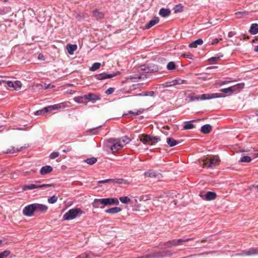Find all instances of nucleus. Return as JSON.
<instances>
[{"label":"nucleus","instance_id":"41","mask_svg":"<svg viewBox=\"0 0 258 258\" xmlns=\"http://www.w3.org/2000/svg\"><path fill=\"white\" fill-rule=\"evenodd\" d=\"M221 92L224 93V94H228V95H231L232 93V90L231 88V87L226 88H223L221 89L220 90Z\"/></svg>","mask_w":258,"mask_h":258},{"label":"nucleus","instance_id":"31","mask_svg":"<svg viewBox=\"0 0 258 258\" xmlns=\"http://www.w3.org/2000/svg\"><path fill=\"white\" fill-rule=\"evenodd\" d=\"M195 120H191L189 121L184 122V125L183 126V129L185 130H190L195 127V125L192 123V122Z\"/></svg>","mask_w":258,"mask_h":258},{"label":"nucleus","instance_id":"4","mask_svg":"<svg viewBox=\"0 0 258 258\" xmlns=\"http://www.w3.org/2000/svg\"><path fill=\"white\" fill-rule=\"evenodd\" d=\"M139 68L141 71L146 73L156 72L159 70L157 66L155 64H143L140 66Z\"/></svg>","mask_w":258,"mask_h":258},{"label":"nucleus","instance_id":"64","mask_svg":"<svg viewBox=\"0 0 258 258\" xmlns=\"http://www.w3.org/2000/svg\"><path fill=\"white\" fill-rule=\"evenodd\" d=\"M252 188H255V189L257 191H258V185H252L249 187L250 189H252Z\"/></svg>","mask_w":258,"mask_h":258},{"label":"nucleus","instance_id":"44","mask_svg":"<svg viewBox=\"0 0 258 258\" xmlns=\"http://www.w3.org/2000/svg\"><path fill=\"white\" fill-rule=\"evenodd\" d=\"M251 160V158L248 156H243L241 157L239 161L240 162H249Z\"/></svg>","mask_w":258,"mask_h":258},{"label":"nucleus","instance_id":"9","mask_svg":"<svg viewBox=\"0 0 258 258\" xmlns=\"http://www.w3.org/2000/svg\"><path fill=\"white\" fill-rule=\"evenodd\" d=\"M236 255H258V247L252 248L247 250H244L242 253H238Z\"/></svg>","mask_w":258,"mask_h":258},{"label":"nucleus","instance_id":"29","mask_svg":"<svg viewBox=\"0 0 258 258\" xmlns=\"http://www.w3.org/2000/svg\"><path fill=\"white\" fill-rule=\"evenodd\" d=\"M185 82V80H181L180 79H175L170 82V85H168L167 86L183 84Z\"/></svg>","mask_w":258,"mask_h":258},{"label":"nucleus","instance_id":"53","mask_svg":"<svg viewBox=\"0 0 258 258\" xmlns=\"http://www.w3.org/2000/svg\"><path fill=\"white\" fill-rule=\"evenodd\" d=\"M92 254L83 253L76 258H91Z\"/></svg>","mask_w":258,"mask_h":258},{"label":"nucleus","instance_id":"24","mask_svg":"<svg viewBox=\"0 0 258 258\" xmlns=\"http://www.w3.org/2000/svg\"><path fill=\"white\" fill-rule=\"evenodd\" d=\"M93 15L97 19H103L104 16V14L102 12L97 9H95L93 11Z\"/></svg>","mask_w":258,"mask_h":258},{"label":"nucleus","instance_id":"20","mask_svg":"<svg viewBox=\"0 0 258 258\" xmlns=\"http://www.w3.org/2000/svg\"><path fill=\"white\" fill-rule=\"evenodd\" d=\"M140 140L144 144H146L148 142H151V136L149 135L143 134L140 136Z\"/></svg>","mask_w":258,"mask_h":258},{"label":"nucleus","instance_id":"21","mask_svg":"<svg viewBox=\"0 0 258 258\" xmlns=\"http://www.w3.org/2000/svg\"><path fill=\"white\" fill-rule=\"evenodd\" d=\"M64 104H65L64 103H60L54 104L53 105L48 106L47 107V108L48 110V112L51 111L53 110H56L57 109H58V108H60L61 107H63L65 106Z\"/></svg>","mask_w":258,"mask_h":258},{"label":"nucleus","instance_id":"22","mask_svg":"<svg viewBox=\"0 0 258 258\" xmlns=\"http://www.w3.org/2000/svg\"><path fill=\"white\" fill-rule=\"evenodd\" d=\"M121 211V209L119 207H115L108 209L105 211L106 213L108 214H116L120 212Z\"/></svg>","mask_w":258,"mask_h":258},{"label":"nucleus","instance_id":"10","mask_svg":"<svg viewBox=\"0 0 258 258\" xmlns=\"http://www.w3.org/2000/svg\"><path fill=\"white\" fill-rule=\"evenodd\" d=\"M92 206L94 208L103 209L105 206V202L104 198L103 199H95L92 203Z\"/></svg>","mask_w":258,"mask_h":258},{"label":"nucleus","instance_id":"57","mask_svg":"<svg viewBox=\"0 0 258 258\" xmlns=\"http://www.w3.org/2000/svg\"><path fill=\"white\" fill-rule=\"evenodd\" d=\"M160 141V138L158 137H153L151 136V142H158Z\"/></svg>","mask_w":258,"mask_h":258},{"label":"nucleus","instance_id":"59","mask_svg":"<svg viewBox=\"0 0 258 258\" xmlns=\"http://www.w3.org/2000/svg\"><path fill=\"white\" fill-rule=\"evenodd\" d=\"M221 40V38H215L211 42V45H216Z\"/></svg>","mask_w":258,"mask_h":258},{"label":"nucleus","instance_id":"60","mask_svg":"<svg viewBox=\"0 0 258 258\" xmlns=\"http://www.w3.org/2000/svg\"><path fill=\"white\" fill-rule=\"evenodd\" d=\"M182 11V9L181 7L176 6L175 8L174 9V12L175 13H178L181 12Z\"/></svg>","mask_w":258,"mask_h":258},{"label":"nucleus","instance_id":"58","mask_svg":"<svg viewBox=\"0 0 258 258\" xmlns=\"http://www.w3.org/2000/svg\"><path fill=\"white\" fill-rule=\"evenodd\" d=\"M114 89L112 88H109V89H108L106 91H105V93L107 94V95H110L112 93H113V92H114Z\"/></svg>","mask_w":258,"mask_h":258},{"label":"nucleus","instance_id":"13","mask_svg":"<svg viewBox=\"0 0 258 258\" xmlns=\"http://www.w3.org/2000/svg\"><path fill=\"white\" fill-rule=\"evenodd\" d=\"M84 97L85 98V99L93 103L95 102L96 101L100 100L101 99L99 95L93 93L86 94L84 95Z\"/></svg>","mask_w":258,"mask_h":258},{"label":"nucleus","instance_id":"1","mask_svg":"<svg viewBox=\"0 0 258 258\" xmlns=\"http://www.w3.org/2000/svg\"><path fill=\"white\" fill-rule=\"evenodd\" d=\"M84 213V212L79 208L71 209L63 215V219L64 220H73Z\"/></svg>","mask_w":258,"mask_h":258},{"label":"nucleus","instance_id":"63","mask_svg":"<svg viewBox=\"0 0 258 258\" xmlns=\"http://www.w3.org/2000/svg\"><path fill=\"white\" fill-rule=\"evenodd\" d=\"M6 13L5 9L3 8H0V15H4Z\"/></svg>","mask_w":258,"mask_h":258},{"label":"nucleus","instance_id":"47","mask_svg":"<svg viewBox=\"0 0 258 258\" xmlns=\"http://www.w3.org/2000/svg\"><path fill=\"white\" fill-rule=\"evenodd\" d=\"M9 250H6L0 253V258H6L10 254Z\"/></svg>","mask_w":258,"mask_h":258},{"label":"nucleus","instance_id":"14","mask_svg":"<svg viewBox=\"0 0 258 258\" xmlns=\"http://www.w3.org/2000/svg\"><path fill=\"white\" fill-rule=\"evenodd\" d=\"M7 85L9 87L13 88L15 90H20L22 87V83L19 81H16L14 82L8 81H7Z\"/></svg>","mask_w":258,"mask_h":258},{"label":"nucleus","instance_id":"7","mask_svg":"<svg viewBox=\"0 0 258 258\" xmlns=\"http://www.w3.org/2000/svg\"><path fill=\"white\" fill-rule=\"evenodd\" d=\"M34 205L35 212L36 214L44 213L48 210V207L46 205L38 203H34Z\"/></svg>","mask_w":258,"mask_h":258},{"label":"nucleus","instance_id":"49","mask_svg":"<svg viewBox=\"0 0 258 258\" xmlns=\"http://www.w3.org/2000/svg\"><path fill=\"white\" fill-rule=\"evenodd\" d=\"M210 94H204L201 95H200V100H205L207 99H210Z\"/></svg>","mask_w":258,"mask_h":258},{"label":"nucleus","instance_id":"36","mask_svg":"<svg viewBox=\"0 0 258 258\" xmlns=\"http://www.w3.org/2000/svg\"><path fill=\"white\" fill-rule=\"evenodd\" d=\"M48 110L47 107H44L43 109L37 110L35 112V114L36 115H43L45 113L48 112Z\"/></svg>","mask_w":258,"mask_h":258},{"label":"nucleus","instance_id":"42","mask_svg":"<svg viewBox=\"0 0 258 258\" xmlns=\"http://www.w3.org/2000/svg\"><path fill=\"white\" fill-rule=\"evenodd\" d=\"M119 199L121 203L126 204H128L131 201V199L127 197H120Z\"/></svg>","mask_w":258,"mask_h":258},{"label":"nucleus","instance_id":"43","mask_svg":"<svg viewBox=\"0 0 258 258\" xmlns=\"http://www.w3.org/2000/svg\"><path fill=\"white\" fill-rule=\"evenodd\" d=\"M167 69L168 70L171 71L176 69V66L173 61H170L167 65Z\"/></svg>","mask_w":258,"mask_h":258},{"label":"nucleus","instance_id":"46","mask_svg":"<svg viewBox=\"0 0 258 258\" xmlns=\"http://www.w3.org/2000/svg\"><path fill=\"white\" fill-rule=\"evenodd\" d=\"M58 199V197L56 196H53L48 199V202L49 204H54L55 203Z\"/></svg>","mask_w":258,"mask_h":258},{"label":"nucleus","instance_id":"45","mask_svg":"<svg viewBox=\"0 0 258 258\" xmlns=\"http://www.w3.org/2000/svg\"><path fill=\"white\" fill-rule=\"evenodd\" d=\"M223 54H221L219 56H214L210 58L208 60L211 63H214V62H216L220 59L221 57H223Z\"/></svg>","mask_w":258,"mask_h":258},{"label":"nucleus","instance_id":"23","mask_svg":"<svg viewBox=\"0 0 258 258\" xmlns=\"http://www.w3.org/2000/svg\"><path fill=\"white\" fill-rule=\"evenodd\" d=\"M212 130L211 126L209 124L203 125L201 128V132L205 134L209 133Z\"/></svg>","mask_w":258,"mask_h":258},{"label":"nucleus","instance_id":"11","mask_svg":"<svg viewBox=\"0 0 258 258\" xmlns=\"http://www.w3.org/2000/svg\"><path fill=\"white\" fill-rule=\"evenodd\" d=\"M113 144L110 147L112 153H114L121 149L123 147V145L119 142L118 141L111 143Z\"/></svg>","mask_w":258,"mask_h":258},{"label":"nucleus","instance_id":"3","mask_svg":"<svg viewBox=\"0 0 258 258\" xmlns=\"http://www.w3.org/2000/svg\"><path fill=\"white\" fill-rule=\"evenodd\" d=\"M38 182H36L35 184H31L29 185H24L22 186V188L23 190H32L35 188H47L53 186V184H39L38 183Z\"/></svg>","mask_w":258,"mask_h":258},{"label":"nucleus","instance_id":"19","mask_svg":"<svg viewBox=\"0 0 258 258\" xmlns=\"http://www.w3.org/2000/svg\"><path fill=\"white\" fill-rule=\"evenodd\" d=\"M52 170V168L49 165L43 166L40 171V173L41 175H45L50 173Z\"/></svg>","mask_w":258,"mask_h":258},{"label":"nucleus","instance_id":"16","mask_svg":"<svg viewBox=\"0 0 258 258\" xmlns=\"http://www.w3.org/2000/svg\"><path fill=\"white\" fill-rule=\"evenodd\" d=\"M245 84L244 83H238L235 85L231 86L232 93H237L241 91L244 87Z\"/></svg>","mask_w":258,"mask_h":258},{"label":"nucleus","instance_id":"28","mask_svg":"<svg viewBox=\"0 0 258 258\" xmlns=\"http://www.w3.org/2000/svg\"><path fill=\"white\" fill-rule=\"evenodd\" d=\"M249 31L252 35L257 34L258 33V24L256 23L252 24Z\"/></svg>","mask_w":258,"mask_h":258},{"label":"nucleus","instance_id":"39","mask_svg":"<svg viewBox=\"0 0 258 258\" xmlns=\"http://www.w3.org/2000/svg\"><path fill=\"white\" fill-rule=\"evenodd\" d=\"M154 92L153 91H150L149 92H143L142 93L137 94L136 96H154Z\"/></svg>","mask_w":258,"mask_h":258},{"label":"nucleus","instance_id":"61","mask_svg":"<svg viewBox=\"0 0 258 258\" xmlns=\"http://www.w3.org/2000/svg\"><path fill=\"white\" fill-rule=\"evenodd\" d=\"M236 34V33L234 31H230L228 33V36L229 37H232Z\"/></svg>","mask_w":258,"mask_h":258},{"label":"nucleus","instance_id":"32","mask_svg":"<svg viewBox=\"0 0 258 258\" xmlns=\"http://www.w3.org/2000/svg\"><path fill=\"white\" fill-rule=\"evenodd\" d=\"M167 143L170 147H174L177 145L178 142L172 138H167Z\"/></svg>","mask_w":258,"mask_h":258},{"label":"nucleus","instance_id":"5","mask_svg":"<svg viewBox=\"0 0 258 258\" xmlns=\"http://www.w3.org/2000/svg\"><path fill=\"white\" fill-rule=\"evenodd\" d=\"M35 212L34 204L26 206L23 210V214L28 217L33 216Z\"/></svg>","mask_w":258,"mask_h":258},{"label":"nucleus","instance_id":"17","mask_svg":"<svg viewBox=\"0 0 258 258\" xmlns=\"http://www.w3.org/2000/svg\"><path fill=\"white\" fill-rule=\"evenodd\" d=\"M144 111V109L140 108L138 110H137V111H129L127 113H124L123 114V116H128V117H132L133 116H136L138 115L141 113H142Z\"/></svg>","mask_w":258,"mask_h":258},{"label":"nucleus","instance_id":"51","mask_svg":"<svg viewBox=\"0 0 258 258\" xmlns=\"http://www.w3.org/2000/svg\"><path fill=\"white\" fill-rule=\"evenodd\" d=\"M114 181H112V182H116L119 184H126L127 182L126 180H124L122 179H114Z\"/></svg>","mask_w":258,"mask_h":258},{"label":"nucleus","instance_id":"33","mask_svg":"<svg viewBox=\"0 0 258 258\" xmlns=\"http://www.w3.org/2000/svg\"><path fill=\"white\" fill-rule=\"evenodd\" d=\"M144 175L146 177L154 178H156V177L159 175V174H156L155 172L152 170H149L148 171L145 172L144 173Z\"/></svg>","mask_w":258,"mask_h":258},{"label":"nucleus","instance_id":"35","mask_svg":"<svg viewBox=\"0 0 258 258\" xmlns=\"http://www.w3.org/2000/svg\"><path fill=\"white\" fill-rule=\"evenodd\" d=\"M164 245L167 247H171L173 246H177L176 240H169V241L165 242L164 243Z\"/></svg>","mask_w":258,"mask_h":258},{"label":"nucleus","instance_id":"50","mask_svg":"<svg viewBox=\"0 0 258 258\" xmlns=\"http://www.w3.org/2000/svg\"><path fill=\"white\" fill-rule=\"evenodd\" d=\"M191 101L200 100V95H191L189 97Z\"/></svg>","mask_w":258,"mask_h":258},{"label":"nucleus","instance_id":"25","mask_svg":"<svg viewBox=\"0 0 258 258\" xmlns=\"http://www.w3.org/2000/svg\"><path fill=\"white\" fill-rule=\"evenodd\" d=\"M77 48V46L76 44H68L67 46V49L68 52L71 55H72L74 54V51L76 50Z\"/></svg>","mask_w":258,"mask_h":258},{"label":"nucleus","instance_id":"52","mask_svg":"<svg viewBox=\"0 0 258 258\" xmlns=\"http://www.w3.org/2000/svg\"><path fill=\"white\" fill-rule=\"evenodd\" d=\"M190 239H191L190 238L179 239L178 240H176V245H180L181 243V242L188 241Z\"/></svg>","mask_w":258,"mask_h":258},{"label":"nucleus","instance_id":"54","mask_svg":"<svg viewBox=\"0 0 258 258\" xmlns=\"http://www.w3.org/2000/svg\"><path fill=\"white\" fill-rule=\"evenodd\" d=\"M59 153L58 152H52L50 155V158L51 159H53L56 158L59 156Z\"/></svg>","mask_w":258,"mask_h":258},{"label":"nucleus","instance_id":"2","mask_svg":"<svg viewBox=\"0 0 258 258\" xmlns=\"http://www.w3.org/2000/svg\"><path fill=\"white\" fill-rule=\"evenodd\" d=\"M219 161V157L217 156H208L202 159L203 165L208 168L216 166Z\"/></svg>","mask_w":258,"mask_h":258},{"label":"nucleus","instance_id":"27","mask_svg":"<svg viewBox=\"0 0 258 258\" xmlns=\"http://www.w3.org/2000/svg\"><path fill=\"white\" fill-rule=\"evenodd\" d=\"M203 43V41L202 39H198L196 41L189 44V47L190 48H196L198 45H201Z\"/></svg>","mask_w":258,"mask_h":258},{"label":"nucleus","instance_id":"55","mask_svg":"<svg viewBox=\"0 0 258 258\" xmlns=\"http://www.w3.org/2000/svg\"><path fill=\"white\" fill-rule=\"evenodd\" d=\"M232 82H234V81L231 80L230 79H228V80H227L221 81L220 82V84L221 85H224L227 84L228 83H231Z\"/></svg>","mask_w":258,"mask_h":258},{"label":"nucleus","instance_id":"18","mask_svg":"<svg viewBox=\"0 0 258 258\" xmlns=\"http://www.w3.org/2000/svg\"><path fill=\"white\" fill-rule=\"evenodd\" d=\"M159 22V19L158 17H154L152 20L150 21L146 25L145 28L147 29H150L155 25L158 23Z\"/></svg>","mask_w":258,"mask_h":258},{"label":"nucleus","instance_id":"8","mask_svg":"<svg viewBox=\"0 0 258 258\" xmlns=\"http://www.w3.org/2000/svg\"><path fill=\"white\" fill-rule=\"evenodd\" d=\"M118 141L119 143L123 144V146L128 144L131 142V139L127 136H125L119 139L110 138L108 140V143H112L115 141Z\"/></svg>","mask_w":258,"mask_h":258},{"label":"nucleus","instance_id":"48","mask_svg":"<svg viewBox=\"0 0 258 258\" xmlns=\"http://www.w3.org/2000/svg\"><path fill=\"white\" fill-rule=\"evenodd\" d=\"M247 13L244 12H238L235 13V15L238 18H241L246 16Z\"/></svg>","mask_w":258,"mask_h":258},{"label":"nucleus","instance_id":"15","mask_svg":"<svg viewBox=\"0 0 258 258\" xmlns=\"http://www.w3.org/2000/svg\"><path fill=\"white\" fill-rule=\"evenodd\" d=\"M105 206L118 205L119 201L117 198H104Z\"/></svg>","mask_w":258,"mask_h":258},{"label":"nucleus","instance_id":"38","mask_svg":"<svg viewBox=\"0 0 258 258\" xmlns=\"http://www.w3.org/2000/svg\"><path fill=\"white\" fill-rule=\"evenodd\" d=\"M210 98L213 99V98H222L225 97V95L221 93H212L210 94Z\"/></svg>","mask_w":258,"mask_h":258},{"label":"nucleus","instance_id":"6","mask_svg":"<svg viewBox=\"0 0 258 258\" xmlns=\"http://www.w3.org/2000/svg\"><path fill=\"white\" fill-rule=\"evenodd\" d=\"M120 72H117L115 73L111 74H107L105 73H102L96 75L94 77L98 80H103L111 78L116 76L117 75H119Z\"/></svg>","mask_w":258,"mask_h":258},{"label":"nucleus","instance_id":"30","mask_svg":"<svg viewBox=\"0 0 258 258\" xmlns=\"http://www.w3.org/2000/svg\"><path fill=\"white\" fill-rule=\"evenodd\" d=\"M23 149V147H21L20 148H16L14 147H12L11 148L8 149L5 153L6 154H10V153H15L18 152L21 150V149Z\"/></svg>","mask_w":258,"mask_h":258},{"label":"nucleus","instance_id":"56","mask_svg":"<svg viewBox=\"0 0 258 258\" xmlns=\"http://www.w3.org/2000/svg\"><path fill=\"white\" fill-rule=\"evenodd\" d=\"M114 180L113 179H105V180H99L98 181V183H107L109 181H114Z\"/></svg>","mask_w":258,"mask_h":258},{"label":"nucleus","instance_id":"26","mask_svg":"<svg viewBox=\"0 0 258 258\" xmlns=\"http://www.w3.org/2000/svg\"><path fill=\"white\" fill-rule=\"evenodd\" d=\"M170 11L168 9L162 8L159 11V15L162 17H166L170 14Z\"/></svg>","mask_w":258,"mask_h":258},{"label":"nucleus","instance_id":"34","mask_svg":"<svg viewBox=\"0 0 258 258\" xmlns=\"http://www.w3.org/2000/svg\"><path fill=\"white\" fill-rule=\"evenodd\" d=\"M85 100L86 99L84 97V95L82 96L75 97L74 98V101L78 103H85Z\"/></svg>","mask_w":258,"mask_h":258},{"label":"nucleus","instance_id":"40","mask_svg":"<svg viewBox=\"0 0 258 258\" xmlns=\"http://www.w3.org/2000/svg\"><path fill=\"white\" fill-rule=\"evenodd\" d=\"M101 64L99 62H95L90 68L91 71H95L100 67Z\"/></svg>","mask_w":258,"mask_h":258},{"label":"nucleus","instance_id":"12","mask_svg":"<svg viewBox=\"0 0 258 258\" xmlns=\"http://www.w3.org/2000/svg\"><path fill=\"white\" fill-rule=\"evenodd\" d=\"M200 196L203 200L211 201L216 198V194L212 191H208L206 194H200Z\"/></svg>","mask_w":258,"mask_h":258},{"label":"nucleus","instance_id":"37","mask_svg":"<svg viewBox=\"0 0 258 258\" xmlns=\"http://www.w3.org/2000/svg\"><path fill=\"white\" fill-rule=\"evenodd\" d=\"M97 161V159L95 157H92L90 158H88L85 160V162L89 165H93L95 164Z\"/></svg>","mask_w":258,"mask_h":258},{"label":"nucleus","instance_id":"62","mask_svg":"<svg viewBox=\"0 0 258 258\" xmlns=\"http://www.w3.org/2000/svg\"><path fill=\"white\" fill-rule=\"evenodd\" d=\"M182 55L186 58H189V59H192L193 55L192 54H183Z\"/></svg>","mask_w":258,"mask_h":258}]
</instances>
